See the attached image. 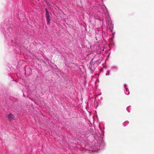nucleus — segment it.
I'll return each mask as SVG.
<instances>
[{
    "label": "nucleus",
    "mask_w": 154,
    "mask_h": 154,
    "mask_svg": "<svg viewBox=\"0 0 154 154\" xmlns=\"http://www.w3.org/2000/svg\"><path fill=\"white\" fill-rule=\"evenodd\" d=\"M8 118L9 120L11 121L14 119V116L12 114L10 113L8 115Z\"/></svg>",
    "instance_id": "1"
},
{
    "label": "nucleus",
    "mask_w": 154,
    "mask_h": 154,
    "mask_svg": "<svg viewBox=\"0 0 154 154\" xmlns=\"http://www.w3.org/2000/svg\"><path fill=\"white\" fill-rule=\"evenodd\" d=\"M50 20H47V23L48 24H49L50 23Z\"/></svg>",
    "instance_id": "3"
},
{
    "label": "nucleus",
    "mask_w": 154,
    "mask_h": 154,
    "mask_svg": "<svg viewBox=\"0 0 154 154\" xmlns=\"http://www.w3.org/2000/svg\"><path fill=\"white\" fill-rule=\"evenodd\" d=\"M46 11V16L47 18V19H49L50 16L48 12L47 9H45Z\"/></svg>",
    "instance_id": "2"
}]
</instances>
